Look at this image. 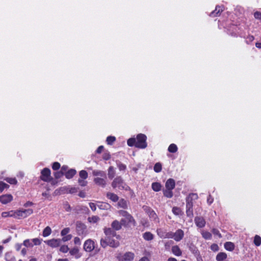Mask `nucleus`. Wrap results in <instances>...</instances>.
Here are the masks:
<instances>
[{
  "label": "nucleus",
  "mask_w": 261,
  "mask_h": 261,
  "mask_svg": "<svg viewBox=\"0 0 261 261\" xmlns=\"http://www.w3.org/2000/svg\"><path fill=\"white\" fill-rule=\"evenodd\" d=\"M119 214L121 216L123 217V218L121 220L122 225L125 226L129 225L136 226V223L135 219L126 211L121 210L119 211Z\"/></svg>",
  "instance_id": "nucleus-1"
},
{
  "label": "nucleus",
  "mask_w": 261,
  "mask_h": 261,
  "mask_svg": "<svg viewBox=\"0 0 261 261\" xmlns=\"http://www.w3.org/2000/svg\"><path fill=\"white\" fill-rule=\"evenodd\" d=\"M112 237H106L105 239H101L100 245L103 248H106L109 246L113 248H117L119 246V242L117 240H114Z\"/></svg>",
  "instance_id": "nucleus-2"
},
{
  "label": "nucleus",
  "mask_w": 261,
  "mask_h": 261,
  "mask_svg": "<svg viewBox=\"0 0 261 261\" xmlns=\"http://www.w3.org/2000/svg\"><path fill=\"white\" fill-rule=\"evenodd\" d=\"M147 137L143 134H140L137 135L136 143V147L139 148H145L147 147L146 142Z\"/></svg>",
  "instance_id": "nucleus-3"
},
{
  "label": "nucleus",
  "mask_w": 261,
  "mask_h": 261,
  "mask_svg": "<svg viewBox=\"0 0 261 261\" xmlns=\"http://www.w3.org/2000/svg\"><path fill=\"white\" fill-rule=\"evenodd\" d=\"M33 213L32 209L20 210L14 211V218L16 219H22L31 215Z\"/></svg>",
  "instance_id": "nucleus-4"
},
{
  "label": "nucleus",
  "mask_w": 261,
  "mask_h": 261,
  "mask_svg": "<svg viewBox=\"0 0 261 261\" xmlns=\"http://www.w3.org/2000/svg\"><path fill=\"white\" fill-rule=\"evenodd\" d=\"M143 208L151 220L154 221L155 222H159L158 216L153 210L147 206H144Z\"/></svg>",
  "instance_id": "nucleus-5"
},
{
  "label": "nucleus",
  "mask_w": 261,
  "mask_h": 261,
  "mask_svg": "<svg viewBox=\"0 0 261 261\" xmlns=\"http://www.w3.org/2000/svg\"><path fill=\"white\" fill-rule=\"evenodd\" d=\"M95 248V242L91 239L87 240L84 244V249L86 252H91Z\"/></svg>",
  "instance_id": "nucleus-6"
},
{
  "label": "nucleus",
  "mask_w": 261,
  "mask_h": 261,
  "mask_svg": "<svg viewBox=\"0 0 261 261\" xmlns=\"http://www.w3.org/2000/svg\"><path fill=\"white\" fill-rule=\"evenodd\" d=\"M123 185L124 182L122 178L120 177H117L112 182V186L114 189H122L124 188Z\"/></svg>",
  "instance_id": "nucleus-7"
},
{
  "label": "nucleus",
  "mask_w": 261,
  "mask_h": 261,
  "mask_svg": "<svg viewBox=\"0 0 261 261\" xmlns=\"http://www.w3.org/2000/svg\"><path fill=\"white\" fill-rule=\"evenodd\" d=\"M44 243L52 248H56L60 246L61 240L60 239H53L45 241Z\"/></svg>",
  "instance_id": "nucleus-8"
},
{
  "label": "nucleus",
  "mask_w": 261,
  "mask_h": 261,
  "mask_svg": "<svg viewBox=\"0 0 261 261\" xmlns=\"http://www.w3.org/2000/svg\"><path fill=\"white\" fill-rule=\"evenodd\" d=\"M184 236V232L183 230L180 229H178L174 233L171 232L172 237L171 239H173L175 241L178 242L183 238Z\"/></svg>",
  "instance_id": "nucleus-9"
},
{
  "label": "nucleus",
  "mask_w": 261,
  "mask_h": 261,
  "mask_svg": "<svg viewBox=\"0 0 261 261\" xmlns=\"http://www.w3.org/2000/svg\"><path fill=\"white\" fill-rule=\"evenodd\" d=\"M158 235L162 239L171 238V232H166L162 228H158L156 230Z\"/></svg>",
  "instance_id": "nucleus-10"
},
{
  "label": "nucleus",
  "mask_w": 261,
  "mask_h": 261,
  "mask_svg": "<svg viewBox=\"0 0 261 261\" xmlns=\"http://www.w3.org/2000/svg\"><path fill=\"white\" fill-rule=\"evenodd\" d=\"M41 178L45 181H48L50 178V170L49 169L45 168L41 171Z\"/></svg>",
  "instance_id": "nucleus-11"
},
{
  "label": "nucleus",
  "mask_w": 261,
  "mask_h": 261,
  "mask_svg": "<svg viewBox=\"0 0 261 261\" xmlns=\"http://www.w3.org/2000/svg\"><path fill=\"white\" fill-rule=\"evenodd\" d=\"M13 200V196L11 194H5L0 196V202L4 204H7Z\"/></svg>",
  "instance_id": "nucleus-12"
},
{
  "label": "nucleus",
  "mask_w": 261,
  "mask_h": 261,
  "mask_svg": "<svg viewBox=\"0 0 261 261\" xmlns=\"http://www.w3.org/2000/svg\"><path fill=\"white\" fill-rule=\"evenodd\" d=\"M86 229V225L80 222H77L76 224V230L77 232V233L80 234H83L85 232Z\"/></svg>",
  "instance_id": "nucleus-13"
},
{
  "label": "nucleus",
  "mask_w": 261,
  "mask_h": 261,
  "mask_svg": "<svg viewBox=\"0 0 261 261\" xmlns=\"http://www.w3.org/2000/svg\"><path fill=\"white\" fill-rule=\"evenodd\" d=\"M107 177H95L94 179V182L102 187H105L106 185L107 181Z\"/></svg>",
  "instance_id": "nucleus-14"
},
{
  "label": "nucleus",
  "mask_w": 261,
  "mask_h": 261,
  "mask_svg": "<svg viewBox=\"0 0 261 261\" xmlns=\"http://www.w3.org/2000/svg\"><path fill=\"white\" fill-rule=\"evenodd\" d=\"M122 257V261H132L134 259L135 254L132 252H126Z\"/></svg>",
  "instance_id": "nucleus-15"
},
{
  "label": "nucleus",
  "mask_w": 261,
  "mask_h": 261,
  "mask_svg": "<svg viewBox=\"0 0 261 261\" xmlns=\"http://www.w3.org/2000/svg\"><path fill=\"white\" fill-rule=\"evenodd\" d=\"M194 221L196 225L198 227L202 228L205 225V221L202 217H195Z\"/></svg>",
  "instance_id": "nucleus-16"
},
{
  "label": "nucleus",
  "mask_w": 261,
  "mask_h": 261,
  "mask_svg": "<svg viewBox=\"0 0 261 261\" xmlns=\"http://www.w3.org/2000/svg\"><path fill=\"white\" fill-rule=\"evenodd\" d=\"M175 186V180L172 178L168 179L165 184V187L166 189L173 190Z\"/></svg>",
  "instance_id": "nucleus-17"
},
{
  "label": "nucleus",
  "mask_w": 261,
  "mask_h": 261,
  "mask_svg": "<svg viewBox=\"0 0 261 261\" xmlns=\"http://www.w3.org/2000/svg\"><path fill=\"white\" fill-rule=\"evenodd\" d=\"M193 203L191 201H187L186 203V213L188 216H191L193 215Z\"/></svg>",
  "instance_id": "nucleus-18"
},
{
  "label": "nucleus",
  "mask_w": 261,
  "mask_h": 261,
  "mask_svg": "<svg viewBox=\"0 0 261 261\" xmlns=\"http://www.w3.org/2000/svg\"><path fill=\"white\" fill-rule=\"evenodd\" d=\"M223 11V9L220 6H216L215 10L212 11L210 16L211 17H216L220 14V13Z\"/></svg>",
  "instance_id": "nucleus-19"
},
{
  "label": "nucleus",
  "mask_w": 261,
  "mask_h": 261,
  "mask_svg": "<svg viewBox=\"0 0 261 261\" xmlns=\"http://www.w3.org/2000/svg\"><path fill=\"white\" fill-rule=\"evenodd\" d=\"M92 174L95 176H100V177H106V173L105 171L95 170L92 172Z\"/></svg>",
  "instance_id": "nucleus-20"
},
{
  "label": "nucleus",
  "mask_w": 261,
  "mask_h": 261,
  "mask_svg": "<svg viewBox=\"0 0 261 261\" xmlns=\"http://www.w3.org/2000/svg\"><path fill=\"white\" fill-rule=\"evenodd\" d=\"M172 252L176 256H180L182 254V252L180 249L179 247L177 246H174L172 247Z\"/></svg>",
  "instance_id": "nucleus-21"
},
{
  "label": "nucleus",
  "mask_w": 261,
  "mask_h": 261,
  "mask_svg": "<svg viewBox=\"0 0 261 261\" xmlns=\"http://www.w3.org/2000/svg\"><path fill=\"white\" fill-rule=\"evenodd\" d=\"M122 225L121 221L119 222L117 220L114 221L112 223V227L113 229L116 230H118L121 228V226Z\"/></svg>",
  "instance_id": "nucleus-22"
},
{
  "label": "nucleus",
  "mask_w": 261,
  "mask_h": 261,
  "mask_svg": "<svg viewBox=\"0 0 261 261\" xmlns=\"http://www.w3.org/2000/svg\"><path fill=\"white\" fill-rule=\"evenodd\" d=\"M104 232L106 237H114L116 235L115 231L111 228H105Z\"/></svg>",
  "instance_id": "nucleus-23"
},
{
  "label": "nucleus",
  "mask_w": 261,
  "mask_h": 261,
  "mask_svg": "<svg viewBox=\"0 0 261 261\" xmlns=\"http://www.w3.org/2000/svg\"><path fill=\"white\" fill-rule=\"evenodd\" d=\"M224 248L228 251H232L234 249V245L232 242H227L224 244Z\"/></svg>",
  "instance_id": "nucleus-24"
},
{
  "label": "nucleus",
  "mask_w": 261,
  "mask_h": 261,
  "mask_svg": "<svg viewBox=\"0 0 261 261\" xmlns=\"http://www.w3.org/2000/svg\"><path fill=\"white\" fill-rule=\"evenodd\" d=\"M107 197L113 202H116L118 200V196L113 193L109 192L107 194Z\"/></svg>",
  "instance_id": "nucleus-25"
},
{
  "label": "nucleus",
  "mask_w": 261,
  "mask_h": 261,
  "mask_svg": "<svg viewBox=\"0 0 261 261\" xmlns=\"http://www.w3.org/2000/svg\"><path fill=\"white\" fill-rule=\"evenodd\" d=\"M69 253L71 255H74L76 258H79L81 257V254L79 253V250L78 248H73L69 251Z\"/></svg>",
  "instance_id": "nucleus-26"
},
{
  "label": "nucleus",
  "mask_w": 261,
  "mask_h": 261,
  "mask_svg": "<svg viewBox=\"0 0 261 261\" xmlns=\"http://www.w3.org/2000/svg\"><path fill=\"white\" fill-rule=\"evenodd\" d=\"M152 190L155 192H159L161 190L162 185L158 182H153L151 185Z\"/></svg>",
  "instance_id": "nucleus-27"
},
{
  "label": "nucleus",
  "mask_w": 261,
  "mask_h": 261,
  "mask_svg": "<svg viewBox=\"0 0 261 261\" xmlns=\"http://www.w3.org/2000/svg\"><path fill=\"white\" fill-rule=\"evenodd\" d=\"M76 171L75 169L69 170L65 174V177L68 179H70L76 174Z\"/></svg>",
  "instance_id": "nucleus-28"
},
{
  "label": "nucleus",
  "mask_w": 261,
  "mask_h": 261,
  "mask_svg": "<svg viewBox=\"0 0 261 261\" xmlns=\"http://www.w3.org/2000/svg\"><path fill=\"white\" fill-rule=\"evenodd\" d=\"M227 254L224 252H220L216 256L217 261H223L227 258Z\"/></svg>",
  "instance_id": "nucleus-29"
},
{
  "label": "nucleus",
  "mask_w": 261,
  "mask_h": 261,
  "mask_svg": "<svg viewBox=\"0 0 261 261\" xmlns=\"http://www.w3.org/2000/svg\"><path fill=\"white\" fill-rule=\"evenodd\" d=\"M143 237L146 241H151L153 239V235L150 232H146L143 234Z\"/></svg>",
  "instance_id": "nucleus-30"
},
{
  "label": "nucleus",
  "mask_w": 261,
  "mask_h": 261,
  "mask_svg": "<svg viewBox=\"0 0 261 261\" xmlns=\"http://www.w3.org/2000/svg\"><path fill=\"white\" fill-rule=\"evenodd\" d=\"M2 216L3 218L11 217L14 218V211H10L9 212H4L2 213Z\"/></svg>",
  "instance_id": "nucleus-31"
},
{
  "label": "nucleus",
  "mask_w": 261,
  "mask_h": 261,
  "mask_svg": "<svg viewBox=\"0 0 261 261\" xmlns=\"http://www.w3.org/2000/svg\"><path fill=\"white\" fill-rule=\"evenodd\" d=\"M51 229L50 227L47 226L43 230L42 236L44 237H46L49 236L51 234Z\"/></svg>",
  "instance_id": "nucleus-32"
},
{
  "label": "nucleus",
  "mask_w": 261,
  "mask_h": 261,
  "mask_svg": "<svg viewBox=\"0 0 261 261\" xmlns=\"http://www.w3.org/2000/svg\"><path fill=\"white\" fill-rule=\"evenodd\" d=\"M5 259L6 261H16L15 257L11 252H7L5 254Z\"/></svg>",
  "instance_id": "nucleus-33"
},
{
  "label": "nucleus",
  "mask_w": 261,
  "mask_h": 261,
  "mask_svg": "<svg viewBox=\"0 0 261 261\" xmlns=\"http://www.w3.org/2000/svg\"><path fill=\"white\" fill-rule=\"evenodd\" d=\"M115 175V171L113 167L111 166L108 169V176L109 178L112 179Z\"/></svg>",
  "instance_id": "nucleus-34"
},
{
  "label": "nucleus",
  "mask_w": 261,
  "mask_h": 261,
  "mask_svg": "<svg viewBox=\"0 0 261 261\" xmlns=\"http://www.w3.org/2000/svg\"><path fill=\"white\" fill-rule=\"evenodd\" d=\"M164 195L167 198H171L173 196L172 190L166 189L163 191Z\"/></svg>",
  "instance_id": "nucleus-35"
},
{
  "label": "nucleus",
  "mask_w": 261,
  "mask_h": 261,
  "mask_svg": "<svg viewBox=\"0 0 261 261\" xmlns=\"http://www.w3.org/2000/svg\"><path fill=\"white\" fill-rule=\"evenodd\" d=\"M100 218L97 216H93L88 218V220L90 223H96L99 221Z\"/></svg>",
  "instance_id": "nucleus-36"
},
{
  "label": "nucleus",
  "mask_w": 261,
  "mask_h": 261,
  "mask_svg": "<svg viewBox=\"0 0 261 261\" xmlns=\"http://www.w3.org/2000/svg\"><path fill=\"white\" fill-rule=\"evenodd\" d=\"M162 164L160 163H156L153 167L154 171L156 172L159 173L160 172L162 171Z\"/></svg>",
  "instance_id": "nucleus-37"
},
{
  "label": "nucleus",
  "mask_w": 261,
  "mask_h": 261,
  "mask_svg": "<svg viewBox=\"0 0 261 261\" xmlns=\"http://www.w3.org/2000/svg\"><path fill=\"white\" fill-rule=\"evenodd\" d=\"M168 150L170 152L174 153L177 151V147L175 144H171L169 145Z\"/></svg>",
  "instance_id": "nucleus-38"
},
{
  "label": "nucleus",
  "mask_w": 261,
  "mask_h": 261,
  "mask_svg": "<svg viewBox=\"0 0 261 261\" xmlns=\"http://www.w3.org/2000/svg\"><path fill=\"white\" fill-rule=\"evenodd\" d=\"M201 234L202 237L204 238L205 240H210L212 238V234L208 231H202L201 232Z\"/></svg>",
  "instance_id": "nucleus-39"
},
{
  "label": "nucleus",
  "mask_w": 261,
  "mask_h": 261,
  "mask_svg": "<svg viewBox=\"0 0 261 261\" xmlns=\"http://www.w3.org/2000/svg\"><path fill=\"white\" fill-rule=\"evenodd\" d=\"M118 205L119 207L126 208L127 207V202L126 200H125L123 199H121L119 200V201L118 203Z\"/></svg>",
  "instance_id": "nucleus-40"
},
{
  "label": "nucleus",
  "mask_w": 261,
  "mask_h": 261,
  "mask_svg": "<svg viewBox=\"0 0 261 261\" xmlns=\"http://www.w3.org/2000/svg\"><path fill=\"white\" fill-rule=\"evenodd\" d=\"M253 242L256 246H260L261 245V238L258 235H255Z\"/></svg>",
  "instance_id": "nucleus-41"
},
{
  "label": "nucleus",
  "mask_w": 261,
  "mask_h": 261,
  "mask_svg": "<svg viewBox=\"0 0 261 261\" xmlns=\"http://www.w3.org/2000/svg\"><path fill=\"white\" fill-rule=\"evenodd\" d=\"M80 178L79 179H86L88 177V173L85 170H81L79 173Z\"/></svg>",
  "instance_id": "nucleus-42"
},
{
  "label": "nucleus",
  "mask_w": 261,
  "mask_h": 261,
  "mask_svg": "<svg viewBox=\"0 0 261 261\" xmlns=\"http://www.w3.org/2000/svg\"><path fill=\"white\" fill-rule=\"evenodd\" d=\"M198 198V195L196 194L192 193L189 194L187 198V201H191L192 200L197 199Z\"/></svg>",
  "instance_id": "nucleus-43"
},
{
  "label": "nucleus",
  "mask_w": 261,
  "mask_h": 261,
  "mask_svg": "<svg viewBox=\"0 0 261 261\" xmlns=\"http://www.w3.org/2000/svg\"><path fill=\"white\" fill-rule=\"evenodd\" d=\"M23 245L26 247H32L33 246L32 240L30 239L25 240L23 241Z\"/></svg>",
  "instance_id": "nucleus-44"
},
{
  "label": "nucleus",
  "mask_w": 261,
  "mask_h": 261,
  "mask_svg": "<svg viewBox=\"0 0 261 261\" xmlns=\"http://www.w3.org/2000/svg\"><path fill=\"white\" fill-rule=\"evenodd\" d=\"M116 140V138L113 136H109L107 137L106 141L108 144L112 145Z\"/></svg>",
  "instance_id": "nucleus-45"
},
{
  "label": "nucleus",
  "mask_w": 261,
  "mask_h": 261,
  "mask_svg": "<svg viewBox=\"0 0 261 261\" xmlns=\"http://www.w3.org/2000/svg\"><path fill=\"white\" fill-rule=\"evenodd\" d=\"M127 145L129 146H136V140L135 138H129L127 140Z\"/></svg>",
  "instance_id": "nucleus-46"
},
{
  "label": "nucleus",
  "mask_w": 261,
  "mask_h": 261,
  "mask_svg": "<svg viewBox=\"0 0 261 261\" xmlns=\"http://www.w3.org/2000/svg\"><path fill=\"white\" fill-rule=\"evenodd\" d=\"M117 165L120 171H124L126 168V165L120 162H117Z\"/></svg>",
  "instance_id": "nucleus-47"
},
{
  "label": "nucleus",
  "mask_w": 261,
  "mask_h": 261,
  "mask_svg": "<svg viewBox=\"0 0 261 261\" xmlns=\"http://www.w3.org/2000/svg\"><path fill=\"white\" fill-rule=\"evenodd\" d=\"M6 181L12 185H15L17 184V180L15 178H6L5 179Z\"/></svg>",
  "instance_id": "nucleus-48"
},
{
  "label": "nucleus",
  "mask_w": 261,
  "mask_h": 261,
  "mask_svg": "<svg viewBox=\"0 0 261 261\" xmlns=\"http://www.w3.org/2000/svg\"><path fill=\"white\" fill-rule=\"evenodd\" d=\"M33 245H39L41 244L42 240L38 238H35L31 240Z\"/></svg>",
  "instance_id": "nucleus-49"
},
{
  "label": "nucleus",
  "mask_w": 261,
  "mask_h": 261,
  "mask_svg": "<svg viewBox=\"0 0 261 261\" xmlns=\"http://www.w3.org/2000/svg\"><path fill=\"white\" fill-rule=\"evenodd\" d=\"M9 187V186L2 181H0V191L2 192L5 189H7Z\"/></svg>",
  "instance_id": "nucleus-50"
},
{
  "label": "nucleus",
  "mask_w": 261,
  "mask_h": 261,
  "mask_svg": "<svg viewBox=\"0 0 261 261\" xmlns=\"http://www.w3.org/2000/svg\"><path fill=\"white\" fill-rule=\"evenodd\" d=\"M69 248L67 245H62L60 247V251L63 253H66L68 251Z\"/></svg>",
  "instance_id": "nucleus-51"
},
{
  "label": "nucleus",
  "mask_w": 261,
  "mask_h": 261,
  "mask_svg": "<svg viewBox=\"0 0 261 261\" xmlns=\"http://www.w3.org/2000/svg\"><path fill=\"white\" fill-rule=\"evenodd\" d=\"M63 237L62 238L61 241H62L63 242H67L68 241H69L71 239L72 237L71 234H68Z\"/></svg>",
  "instance_id": "nucleus-52"
},
{
  "label": "nucleus",
  "mask_w": 261,
  "mask_h": 261,
  "mask_svg": "<svg viewBox=\"0 0 261 261\" xmlns=\"http://www.w3.org/2000/svg\"><path fill=\"white\" fill-rule=\"evenodd\" d=\"M70 231V228L69 227H66L62 230L61 232V235L62 236H64L67 235V234Z\"/></svg>",
  "instance_id": "nucleus-53"
},
{
  "label": "nucleus",
  "mask_w": 261,
  "mask_h": 261,
  "mask_svg": "<svg viewBox=\"0 0 261 261\" xmlns=\"http://www.w3.org/2000/svg\"><path fill=\"white\" fill-rule=\"evenodd\" d=\"M172 212L176 215L180 214L181 211L179 208L177 207H173L172 208Z\"/></svg>",
  "instance_id": "nucleus-54"
},
{
  "label": "nucleus",
  "mask_w": 261,
  "mask_h": 261,
  "mask_svg": "<svg viewBox=\"0 0 261 261\" xmlns=\"http://www.w3.org/2000/svg\"><path fill=\"white\" fill-rule=\"evenodd\" d=\"M211 249L213 251L216 252V251H218L219 250V246H218V245L217 244H213L211 246Z\"/></svg>",
  "instance_id": "nucleus-55"
},
{
  "label": "nucleus",
  "mask_w": 261,
  "mask_h": 261,
  "mask_svg": "<svg viewBox=\"0 0 261 261\" xmlns=\"http://www.w3.org/2000/svg\"><path fill=\"white\" fill-rule=\"evenodd\" d=\"M60 168V164L58 162H55L53 163L52 168L54 170H58Z\"/></svg>",
  "instance_id": "nucleus-56"
},
{
  "label": "nucleus",
  "mask_w": 261,
  "mask_h": 261,
  "mask_svg": "<svg viewBox=\"0 0 261 261\" xmlns=\"http://www.w3.org/2000/svg\"><path fill=\"white\" fill-rule=\"evenodd\" d=\"M78 182L81 186L85 187L87 185V181L83 179H79Z\"/></svg>",
  "instance_id": "nucleus-57"
},
{
  "label": "nucleus",
  "mask_w": 261,
  "mask_h": 261,
  "mask_svg": "<svg viewBox=\"0 0 261 261\" xmlns=\"http://www.w3.org/2000/svg\"><path fill=\"white\" fill-rule=\"evenodd\" d=\"M254 16L256 19L261 20V12H255L254 13Z\"/></svg>",
  "instance_id": "nucleus-58"
},
{
  "label": "nucleus",
  "mask_w": 261,
  "mask_h": 261,
  "mask_svg": "<svg viewBox=\"0 0 261 261\" xmlns=\"http://www.w3.org/2000/svg\"><path fill=\"white\" fill-rule=\"evenodd\" d=\"M74 243L77 245H81V239L79 237H75L74 239Z\"/></svg>",
  "instance_id": "nucleus-59"
},
{
  "label": "nucleus",
  "mask_w": 261,
  "mask_h": 261,
  "mask_svg": "<svg viewBox=\"0 0 261 261\" xmlns=\"http://www.w3.org/2000/svg\"><path fill=\"white\" fill-rule=\"evenodd\" d=\"M111 155L109 152H105L103 154V159L105 160H108L110 159Z\"/></svg>",
  "instance_id": "nucleus-60"
},
{
  "label": "nucleus",
  "mask_w": 261,
  "mask_h": 261,
  "mask_svg": "<svg viewBox=\"0 0 261 261\" xmlns=\"http://www.w3.org/2000/svg\"><path fill=\"white\" fill-rule=\"evenodd\" d=\"M110 207V205L108 203H102L99 205L100 208L108 209Z\"/></svg>",
  "instance_id": "nucleus-61"
},
{
  "label": "nucleus",
  "mask_w": 261,
  "mask_h": 261,
  "mask_svg": "<svg viewBox=\"0 0 261 261\" xmlns=\"http://www.w3.org/2000/svg\"><path fill=\"white\" fill-rule=\"evenodd\" d=\"M212 232L214 233V234L218 236L219 238L222 237L221 233H220L218 229H213Z\"/></svg>",
  "instance_id": "nucleus-62"
},
{
  "label": "nucleus",
  "mask_w": 261,
  "mask_h": 261,
  "mask_svg": "<svg viewBox=\"0 0 261 261\" xmlns=\"http://www.w3.org/2000/svg\"><path fill=\"white\" fill-rule=\"evenodd\" d=\"M254 39V37L253 36L250 35L248 36L246 38V42L249 43L252 41H253Z\"/></svg>",
  "instance_id": "nucleus-63"
},
{
  "label": "nucleus",
  "mask_w": 261,
  "mask_h": 261,
  "mask_svg": "<svg viewBox=\"0 0 261 261\" xmlns=\"http://www.w3.org/2000/svg\"><path fill=\"white\" fill-rule=\"evenodd\" d=\"M63 175L62 172H56L55 173V177L56 178H59Z\"/></svg>",
  "instance_id": "nucleus-64"
}]
</instances>
